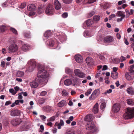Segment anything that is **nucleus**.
Returning a JSON list of instances; mask_svg holds the SVG:
<instances>
[{
	"label": "nucleus",
	"mask_w": 134,
	"mask_h": 134,
	"mask_svg": "<svg viewBox=\"0 0 134 134\" xmlns=\"http://www.w3.org/2000/svg\"><path fill=\"white\" fill-rule=\"evenodd\" d=\"M37 76L38 77L36 78V80L39 84L44 85L47 83L49 75L46 70L42 69L38 71Z\"/></svg>",
	"instance_id": "obj_1"
},
{
	"label": "nucleus",
	"mask_w": 134,
	"mask_h": 134,
	"mask_svg": "<svg viewBox=\"0 0 134 134\" xmlns=\"http://www.w3.org/2000/svg\"><path fill=\"white\" fill-rule=\"evenodd\" d=\"M123 117L125 119H128L134 117V108H129L127 111L124 113Z\"/></svg>",
	"instance_id": "obj_2"
},
{
	"label": "nucleus",
	"mask_w": 134,
	"mask_h": 134,
	"mask_svg": "<svg viewBox=\"0 0 134 134\" xmlns=\"http://www.w3.org/2000/svg\"><path fill=\"white\" fill-rule=\"evenodd\" d=\"M28 64L30 65L28 68L27 69V71L31 72L33 71L36 65V62L34 60H30L28 61Z\"/></svg>",
	"instance_id": "obj_3"
},
{
	"label": "nucleus",
	"mask_w": 134,
	"mask_h": 134,
	"mask_svg": "<svg viewBox=\"0 0 134 134\" xmlns=\"http://www.w3.org/2000/svg\"><path fill=\"white\" fill-rule=\"evenodd\" d=\"M18 46L16 44L14 43L10 45L8 47L9 53H13L17 52L18 49Z\"/></svg>",
	"instance_id": "obj_4"
},
{
	"label": "nucleus",
	"mask_w": 134,
	"mask_h": 134,
	"mask_svg": "<svg viewBox=\"0 0 134 134\" xmlns=\"http://www.w3.org/2000/svg\"><path fill=\"white\" fill-rule=\"evenodd\" d=\"M100 93V92L99 89L95 90L90 97L89 99L91 100L95 99L99 95Z\"/></svg>",
	"instance_id": "obj_5"
},
{
	"label": "nucleus",
	"mask_w": 134,
	"mask_h": 134,
	"mask_svg": "<svg viewBox=\"0 0 134 134\" xmlns=\"http://www.w3.org/2000/svg\"><path fill=\"white\" fill-rule=\"evenodd\" d=\"M87 129L89 130H94L93 131V132H94L96 131V129L94 128V126L93 124V122L92 121L88 122L86 126Z\"/></svg>",
	"instance_id": "obj_6"
},
{
	"label": "nucleus",
	"mask_w": 134,
	"mask_h": 134,
	"mask_svg": "<svg viewBox=\"0 0 134 134\" xmlns=\"http://www.w3.org/2000/svg\"><path fill=\"white\" fill-rule=\"evenodd\" d=\"M54 9L51 5H49L46 8L45 13L47 15H52L54 13Z\"/></svg>",
	"instance_id": "obj_7"
},
{
	"label": "nucleus",
	"mask_w": 134,
	"mask_h": 134,
	"mask_svg": "<svg viewBox=\"0 0 134 134\" xmlns=\"http://www.w3.org/2000/svg\"><path fill=\"white\" fill-rule=\"evenodd\" d=\"M87 65L89 66H92L95 64L94 62L93 59L91 57H87L86 59Z\"/></svg>",
	"instance_id": "obj_8"
},
{
	"label": "nucleus",
	"mask_w": 134,
	"mask_h": 134,
	"mask_svg": "<svg viewBox=\"0 0 134 134\" xmlns=\"http://www.w3.org/2000/svg\"><path fill=\"white\" fill-rule=\"evenodd\" d=\"M93 23V21L91 20L88 19L86 21L84 22L83 26L84 29L86 28V27L91 26Z\"/></svg>",
	"instance_id": "obj_9"
},
{
	"label": "nucleus",
	"mask_w": 134,
	"mask_h": 134,
	"mask_svg": "<svg viewBox=\"0 0 134 134\" xmlns=\"http://www.w3.org/2000/svg\"><path fill=\"white\" fill-rule=\"evenodd\" d=\"M75 73L76 76L81 78L84 77L85 75L83 72L78 69L75 70Z\"/></svg>",
	"instance_id": "obj_10"
},
{
	"label": "nucleus",
	"mask_w": 134,
	"mask_h": 134,
	"mask_svg": "<svg viewBox=\"0 0 134 134\" xmlns=\"http://www.w3.org/2000/svg\"><path fill=\"white\" fill-rule=\"evenodd\" d=\"M114 40L113 37L111 36H107L104 38V41L105 42L110 43L112 42Z\"/></svg>",
	"instance_id": "obj_11"
},
{
	"label": "nucleus",
	"mask_w": 134,
	"mask_h": 134,
	"mask_svg": "<svg viewBox=\"0 0 134 134\" xmlns=\"http://www.w3.org/2000/svg\"><path fill=\"white\" fill-rule=\"evenodd\" d=\"M126 79L128 80H130L134 78V74L131 72H126L125 74Z\"/></svg>",
	"instance_id": "obj_12"
},
{
	"label": "nucleus",
	"mask_w": 134,
	"mask_h": 134,
	"mask_svg": "<svg viewBox=\"0 0 134 134\" xmlns=\"http://www.w3.org/2000/svg\"><path fill=\"white\" fill-rule=\"evenodd\" d=\"M120 105L118 103H115L113 107V110L115 112H117L120 110Z\"/></svg>",
	"instance_id": "obj_13"
},
{
	"label": "nucleus",
	"mask_w": 134,
	"mask_h": 134,
	"mask_svg": "<svg viewBox=\"0 0 134 134\" xmlns=\"http://www.w3.org/2000/svg\"><path fill=\"white\" fill-rule=\"evenodd\" d=\"M54 5L56 9H59L61 7V4L58 0H55L54 1Z\"/></svg>",
	"instance_id": "obj_14"
},
{
	"label": "nucleus",
	"mask_w": 134,
	"mask_h": 134,
	"mask_svg": "<svg viewBox=\"0 0 134 134\" xmlns=\"http://www.w3.org/2000/svg\"><path fill=\"white\" fill-rule=\"evenodd\" d=\"M75 59L76 62L79 63H81L83 61L82 57L79 55H75Z\"/></svg>",
	"instance_id": "obj_15"
},
{
	"label": "nucleus",
	"mask_w": 134,
	"mask_h": 134,
	"mask_svg": "<svg viewBox=\"0 0 134 134\" xmlns=\"http://www.w3.org/2000/svg\"><path fill=\"white\" fill-rule=\"evenodd\" d=\"M37 81L36 80V79L35 81H33L30 83V85L32 88H35L38 87V84Z\"/></svg>",
	"instance_id": "obj_16"
},
{
	"label": "nucleus",
	"mask_w": 134,
	"mask_h": 134,
	"mask_svg": "<svg viewBox=\"0 0 134 134\" xmlns=\"http://www.w3.org/2000/svg\"><path fill=\"white\" fill-rule=\"evenodd\" d=\"M98 103H97L94 105L93 109V112L94 113H97L98 111Z\"/></svg>",
	"instance_id": "obj_17"
},
{
	"label": "nucleus",
	"mask_w": 134,
	"mask_h": 134,
	"mask_svg": "<svg viewBox=\"0 0 134 134\" xmlns=\"http://www.w3.org/2000/svg\"><path fill=\"white\" fill-rule=\"evenodd\" d=\"M24 72L18 71L16 72V75L17 77H22L24 75Z\"/></svg>",
	"instance_id": "obj_18"
},
{
	"label": "nucleus",
	"mask_w": 134,
	"mask_h": 134,
	"mask_svg": "<svg viewBox=\"0 0 134 134\" xmlns=\"http://www.w3.org/2000/svg\"><path fill=\"white\" fill-rule=\"evenodd\" d=\"M116 15L118 16H121L123 18H125V16L124 12L121 11H118Z\"/></svg>",
	"instance_id": "obj_19"
},
{
	"label": "nucleus",
	"mask_w": 134,
	"mask_h": 134,
	"mask_svg": "<svg viewBox=\"0 0 134 134\" xmlns=\"http://www.w3.org/2000/svg\"><path fill=\"white\" fill-rule=\"evenodd\" d=\"M93 118V116L91 114L87 115L85 117V119L86 121H92Z\"/></svg>",
	"instance_id": "obj_20"
},
{
	"label": "nucleus",
	"mask_w": 134,
	"mask_h": 134,
	"mask_svg": "<svg viewBox=\"0 0 134 134\" xmlns=\"http://www.w3.org/2000/svg\"><path fill=\"white\" fill-rule=\"evenodd\" d=\"M28 9L29 10H35L36 9V8L35 4H33L29 5L28 6Z\"/></svg>",
	"instance_id": "obj_21"
},
{
	"label": "nucleus",
	"mask_w": 134,
	"mask_h": 134,
	"mask_svg": "<svg viewBox=\"0 0 134 134\" xmlns=\"http://www.w3.org/2000/svg\"><path fill=\"white\" fill-rule=\"evenodd\" d=\"M29 48V45L27 44H24L23 46L22 47V50L24 51H27Z\"/></svg>",
	"instance_id": "obj_22"
},
{
	"label": "nucleus",
	"mask_w": 134,
	"mask_h": 134,
	"mask_svg": "<svg viewBox=\"0 0 134 134\" xmlns=\"http://www.w3.org/2000/svg\"><path fill=\"white\" fill-rule=\"evenodd\" d=\"M72 83L71 80L69 79H67L65 80L64 84L66 86H69Z\"/></svg>",
	"instance_id": "obj_23"
},
{
	"label": "nucleus",
	"mask_w": 134,
	"mask_h": 134,
	"mask_svg": "<svg viewBox=\"0 0 134 134\" xmlns=\"http://www.w3.org/2000/svg\"><path fill=\"white\" fill-rule=\"evenodd\" d=\"M126 91L129 94H132L134 93V91L131 87L128 88Z\"/></svg>",
	"instance_id": "obj_24"
},
{
	"label": "nucleus",
	"mask_w": 134,
	"mask_h": 134,
	"mask_svg": "<svg viewBox=\"0 0 134 134\" xmlns=\"http://www.w3.org/2000/svg\"><path fill=\"white\" fill-rule=\"evenodd\" d=\"M118 73L117 72H112L111 74V76L114 79H116L118 77Z\"/></svg>",
	"instance_id": "obj_25"
},
{
	"label": "nucleus",
	"mask_w": 134,
	"mask_h": 134,
	"mask_svg": "<svg viewBox=\"0 0 134 134\" xmlns=\"http://www.w3.org/2000/svg\"><path fill=\"white\" fill-rule=\"evenodd\" d=\"M65 101L63 100H62L58 103V105L59 107H62L65 104Z\"/></svg>",
	"instance_id": "obj_26"
},
{
	"label": "nucleus",
	"mask_w": 134,
	"mask_h": 134,
	"mask_svg": "<svg viewBox=\"0 0 134 134\" xmlns=\"http://www.w3.org/2000/svg\"><path fill=\"white\" fill-rule=\"evenodd\" d=\"M98 56L102 61L104 62L105 61V58L102 54H98Z\"/></svg>",
	"instance_id": "obj_27"
},
{
	"label": "nucleus",
	"mask_w": 134,
	"mask_h": 134,
	"mask_svg": "<svg viewBox=\"0 0 134 134\" xmlns=\"http://www.w3.org/2000/svg\"><path fill=\"white\" fill-rule=\"evenodd\" d=\"M100 19V16L98 15H95L93 17V19L95 21H99Z\"/></svg>",
	"instance_id": "obj_28"
},
{
	"label": "nucleus",
	"mask_w": 134,
	"mask_h": 134,
	"mask_svg": "<svg viewBox=\"0 0 134 134\" xmlns=\"http://www.w3.org/2000/svg\"><path fill=\"white\" fill-rule=\"evenodd\" d=\"M127 103L129 105H132L134 104V102L132 99H128L127 100Z\"/></svg>",
	"instance_id": "obj_29"
},
{
	"label": "nucleus",
	"mask_w": 134,
	"mask_h": 134,
	"mask_svg": "<svg viewBox=\"0 0 134 134\" xmlns=\"http://www.w3.org/2000/svg\"><path fill=\"white\" fill-rule=\"evenodd\" d=\"M10 30L14 34L17 35L18 33L17 30L14 28L11 27L10 28Z\"/></svg>",
	"instance_id": "obj_30"
},
{
	"label": "nucleus",
	"mask_w": 134,
	"mask_h": 134,
	"mask_svg": "<svg viewBox=\"0 0 134 134\" xmlns=\"http://www.w3.org/2000/svg\"><path fill=\"white\" fill-rule=\"evenodd\" d=\"M51 35V32L50 30L47 31L44 34V36L46 37L49 36Z\"/></svg>",
	"instance_id": "obj_31"
},
{
	"label": "nucleus",
	"mask_w": 134,
	"mask_h": 134,
	"mask_svg": "<svg viewBox=\"0 0 134 134\" xmlns=\"http://www.w3.org/2000/svg\"><path fill=\"white\" fill-rule=\"evenodd\" d=\"M17 111V110H11V111L10 114L12 116L16 115V113Z\"/></svg>",
	"instance_id": "obj_32"
},
{
	"label": "nucleus",
	"mask_w": 134,
	"mask_h": 134,
	"mask_svg": "<svg viewBox=\"0 0 134 134\" xmlns=\"http://www.w3.org/2000/svg\"><path fill=\"white\" fill-rule=\"evenodd\" d=\"M44 11V9L43 8L41 7L38 8V9L37 12L38 13H41Z\"/></svg>",
	"instance_id": "obj_33"
},
{
	"label": "nucleus",
	"mask_w": 134,
	"mask_h": 134,
	"mask_svg": "<svg viewBox=\"0 0 134 134\" xmlns=\"http://www.w3.org/2000/svg\"><path fill=\"white\" fill-rule=\"evenodd\" d=\"M5 31V26L4 25L0 26V33L3 32Z\"/></svg>",
	"instance_id": "obj_34"
},
{
	"label": "nucleus",
	"mask_w": 134,
	"mask_h": 134,
	"mask_svg": "<svg viewBox=\"0 0 134 134\" xmlns=\"http://www.w3.org/2000/svg\"><path fill=\"white\" fill-rule=\"evenodd\" d=\"M92 91V89L91 88L88 89L87 92L85 93V95L87 96H88L91 93Z\"/></svg>",
	"instance_id": "obj_35"
},
{
	"label": "nucleus",
	"mask_w": 134,
	"mask_h": 134,
	"mask_svg": "<svg viewBox=\"0 0 134 134\" xmlns=\"http://www.w3.org/2000/svg\"><path fill=\"white\" fill-rule=\"evenodd\" d=\"M106 106V104L105 103H102L100 105V108L102 109H103L105 108Z\"/></svg>",
	"instance_id": "obj_36"
},
{
	"label": "nucleus",
	"mask_w": 134,
	"mask_h": 134,
	"mask_svg": "<svg viewBox=\"0 0 134 134\" xmlns=\"http://www.w3.org/2000/svg\"><path fill=\"white\" fill-rule=\"evenodd\" d=\"M45 102V100L44 99L41 98L39 99L38 102L40 104H42Z\"/></svg>",
	"instance_id": "obj_37"
},
{
	"label": "nucleus",
	"mask_w": 134,
	"mask_h": 134,
	"mask_svg": "<svg viewBox=\"0 0 134 134\" xmlns=\"http://www.w3.org/2000/svg\"><path fill=\"white\" fill-rule=\"evenodd\" d=\"M55 119V118L54 116H53L50 118H49L47 120V121H54Z\"/></svg>",
	"instance_id": "obj_38"
},
{
	"label": "nucleus",
	"mask_w": 134,
	"mask_h": 134,
	"mask_svg": "<svg viewBox=\"0 0 134 134\" xmlns=\"http://www.w3.org/2000/svg\"><path fill=\"white\" fill-rule=\"evenodd\" d=\"M68 94V92H66L65 91H63L62 92V94L64 96H67Z\"/></svg>",
	"instance_id": "obj_39"
},
{
	"label": "nucleus",
	"mask_w": 134,
	"mask_h": 134,
	"mask_svg": "<svg viewBox=\"0 0 134 134\" xmlns=\"http://www.w3.org/2000/svg\"><path fill=\"white\" fill-rule=\"evenodd\" d=\"M72 0H62L63 2L66 4H69L71 3Z\"/></svg>",
	"instance_id": "obj_40"
},
{
	"label": "nucleus",
	"mask_w": 134,
	"mask_h": 134,
	"mask_svg": "<svg viewBox=\"0 0 134 134\" xmlns=\"http://www.w3.org/2000/svg\"><path fill=\"white\" fill-rule=\"evenodd\" d=\"M9 92H10L12 93V94L13 95L15 94L16 92L15 91L13 88H11L9 89Z\"/></svg>",
	"instance_id": "obj_41"
},
{
	"label": "nucleus",
	"mask_w": 134,
	"mask_h": 134,
	"mask_svg": "<svg viewBox=\"0 0 134 134\" xmlns=\"http://www.w3.org/2000/svg\"><path fill=\"white\" fill-rule=\"evenodd\" d=\"M54 43V41L52 40H50L49 41L48 45L51 46H53Z\"/></svg>",
	"instance_id": "obj_42"
},
{
	"label": "nucleus",
	"mask_w": 134,
	"mask_h": 134,
	"mask_svg": "<svg viewBox=\"0 0 134 134\" xmlns=\"http://www.w3.org/2000/svg\"><path fill=\"white\" fill-rule=\"evenodd\" d=\"M24 35L27 38H29L31 37L30 33H25Z\"/></svg>",
	"instance_id": "obj_43"
},
{
	"label": "nucleus",
	"mask_w": 134,
	"mask_h": 134,
	"mask_svg": "<svg viewBox=\"0 0 134 134\" xmlns=\"http://www.w3.org/2000/svg\"><path fill=\"white\" fill-rule=\"evenodd\" d=\"M116 17V15L114 14H112L109 15V19L110 20L112 19V18Z\"/></svg>",
	"instance_id": "obj_44"
},
{
	"label": "nucleus",
	"mask_w": 134,
	"mask_h": 134,
	"mask_svg": "<svg viewBox=\"0 0 134 134\" xmlns=\"http://www.w3.org/2000/svg\"><path fill=\"white\" fill-rule=\"evenodd\" d=\"M95 13L94 12H91L90 13H88V17L89 18L90 17L92 16Z\"/></svg>",
	"instance_id": "obj_45"
},
{
	"label": "nucleus",
	"mask_w": 134,
	"mask_h": 134,
	"mask_svg": "<svg viewBox=\"0 0 134 134\" xmlns=\"http://www.w3.org/2000/svg\"><path fill=\"white\" fill-rule=\"evenodd\" d=\"M126 58L123 56H121L120 59V62H123V61L126 60Z\"/></svg>",
	"instance_id": "obj_46"
},
{
	"label": "nucleus",
	"mask_w": 134,
	"mask_h": 134,
	"mask_svg": "<svg viewBox=\"0 0 134 134\" xmlns=\"http://www.w3.org/2000/svg\"><path fill=\"white\" fill-rule=\"evenodd\" d=\"M47 92L45 91H44L40 93V95L41 96H43L47 94Z\"/></svg>",
	"instance_id": "obj_47"
},
{
	"label": "nucleus",
	"mask_w": 134,
	"mask_h": 134,
	"mask_svg": "<svg viewBox=\"0 0 134 134\" xmlns=\"http://www.w3.org/2000/svg\"><path fill=\"white\" fill-rule=\"evenodd\" d=\"M26 6V4L25 3H21L20 6V8L21 9H23Z\"/></svg>",
	"instance_id": "obj_48"
},
{
	"label": "nucleus",
	"mask_w": 134,
	"mask_h": 134,
	"mask_svg": "<svg viewBox=\"0 0 134 134\" xmlns=\"http://www.w3.org/2000/svg\"><path fill=\"white\" fill-rule=\"evenodd\" d=\"M18 120H14L13 122H15V123H13V124L15 125H17L19 124L20 123L17 122Z\"/></svg>",
	"instance_id": "obj_49"
},
{
	"label": "nucleus",
	"mask_w": 134,
	"mask_h": 134,
	"mask_svg": "<svg viewBox=\"0 0 134 134\" xmlns=\"http://www.w3.org/2000/svg\"><path fill=\"white\" fill-rule=\"evenodd\" d=\"M5 62L3 61H1V65L3 68H4L5 66Z\"/></svg>",
	"instance_id": "obj_50"
},
{
	"label": "nucleus",
	"mask_w": 134,
	"mask_h": 134,
	"mask_svg": "<svg viewBox=\"0 0 134 134\" xmlns=\"http://www.w3.org/2000/svg\"><path fill=\"white\" fill-rule=\"evenodd\" d=\"M68 16V14L67 13H64L62 15V17L64 18H66Z\"/></svg>",
	"instance_id": "obj_51"
},
{
	"label": "nucleus",
	"mask_w": 134,
	"mask_h": 134,
	"mask_svg": "<svg viewBox=\"0 0 134 134\" xmlns=\"http://www.w3.org/2000/svg\"><path fill=\"white\" fill-rule=\"evenodd\" d=\"M112 92V89H110L108 90H107V91L104 93V94H106L107 93H111Z\"/></svg>",
	"instance_id": "obj_52"
},
{
	"label": "nucleus",
	"mask_w": 134,
	"mask_h": 134,
	"mask_svg": "<svg viewBox=\"0 0 134 134\" xmlns=\"http://www.w3.org/2000/svg\"><path fill=\"white\" fill-rule=\"evenodd\" d=\"M65 71L67 73H69L71 71V70L68 68H66L65 69Z\"/></svg>",
	"instance_id": "obj_53"
},
{
	"label": "nucleus",
	"mask_w": 134,
	"mask_h": 134,
	"mask_svg": "<svg viewBox=\"0 0 134 134\" xmlns=\"http://www.w3.org/2000/svg\"><path fill=\"white\" fill-rule=\"evenodd\" d=\"M84 36L85 37H89L88 32L87 31H85L84 34Z\"/></svg>",
	"instance_id": "obj_54"
},
{
	"label": "nucleus",
	"mask_w": 134,
	"mask_h": 134,
	"mask_svg": "<svg viewBox=\"0 0 134 134\" xmlns=\"http://www.w3.org/2000/svg\"><path fill=\"white\" fill-rule=\"evenodd\" d=\"M12 102L10 101H7L5 103V105H8L9 104H11Z\"/></svg>",
	"instance_id": "obj_55"
},
{
	"label": "nucleus",
	"mask_w": 134,
	"mask_h": 134,
	"mask_svg": "<svg viewBox=\"0 0 134 134\" xmlns=\"http://www.w3.org/2000/svg\"><path fill=\"white\" fill-rule=\"evenodd\" d=\"M62 126H63L64 124V123L63 121L62 120H60V122L59 123Z\"/></svg>",
	"instance_id": "obj_56"
},
{
	"label": "nucleus",
	"mask_w": 134,
	"mask_h": 134,
	"mask_svg": "<svg viewBox=\"0 0 134 134\" xmlns=\"http://www.w3.org/2000/svg\"><path fill=\"white\" fill-rule=\"evenodd\" d=\"M124 18H123V17H121L120 18H119L117 19V21L118 22H119L120 21H122V19Z\"/></svg>",
	"instance_id": "obj_57"
},
{
	"label": "nucleus",
	"mask_w": 134,
	"mask_h": 134,
	"mask_svg": "<svg viewBox=\"0 0 134 134\" xmlns=\"http://www.w3.org/2000/svg\"><path fill=\"white\" fill-rule=\"evenodd\" d=\"M22 93H20L18 94V98L19 99H21L23 97L22 96Z\"/></svg>",
	"instance_id": "obj_58"
},
{
	"label": "nucleus",
	"mask_w": 134,
	"mask_h": 134,
	"mask_svg": "<svg viewBox=\"0 0 134 134\" xmlns=\"http://www.w3.org/2000/svg\"><path fill=\"white\" fill-rule=\"evenodd\" d=\"M47 108L48 111L49 112L51 111L52 109L51 107L49 106H47Z\"/></svg>",
	"instance_id": "obj_59"
},
{
	"label": "nucleus",
	"mask_w": 134,
	"mask_h": 134,
	"mask_svg": "<svg viewBox=\"0 0 134 134\" xmlns=\"http://www.w3.org/2000/svg\"><path fill=\"white\" fill-rule=\"evenodd\" d=\"M96 1V0H88V3H93Z\"/></svg>",
	"instance_id": "obj_60"
},
{
	"label": "nucleus",
	"mask_w": 134,
	"mask_h": 134,
	"mask_svg": "<svg viewBox=\"0 0 134 134\" xmlns=\"http://www.w3.org/2000/svg\"><path fill=\"white\" fill-rule=\"evenodd\" d=\"M40 117L42 120L45 119L46 118V117L43 115H41Z\"/></svg>",
	"instance_id": "obj_61"
},
{
	"label": "nucleus",
	"mask_w": 134,
	"mask_h": 134,
	"mask_svg": "<svg viewBox=\"0 0 134 134\" xmlns=\"http://www.w3.org/2000/svg\"><path fill=\"white\" fill-rule=\"evenodd\" d=\"M124 42L125 44L127 45H128L129 44V43L128 41H127V40L126 39L124 38Z\"/></svg>",
	"instance_id": "obj_62"
},
{
	"label": "nucleus",
	"mask_w": 134,
	"mask_h": 134,
	"mask_svg": "<svg viewBox=\"0 0 134 134\" xmlns=\"http://www.w3.org/2000/svg\"><path fill=\"white\" fill-rule=\"evenodd\" d=\"M108 66L106 65H104L102 68V70H105L107 69Z\"/></svg>",
	"instance_id": "obj_63"
},
{
	"label": "nucleus",
	"mask_w": 134,
	"mask_h": 134,
	"mask_svg": "<svg viewBox=\"0 0 134 134\" xmlns=\"http://www.w3.org/2000/svg\"><path fill=\"white\" fill-rule=\"evenodd\" d=\"M2 52L3 54H5L6 52V49L5 48H3L2 50Z\"/></svg>",
	"instance_id": "obj_64"
}]
</instances>
